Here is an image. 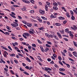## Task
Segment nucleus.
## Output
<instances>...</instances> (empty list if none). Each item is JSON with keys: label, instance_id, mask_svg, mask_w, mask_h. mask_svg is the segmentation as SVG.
<instances>
[{"label": "nucleus", "instance_id": "864d4df0", "mask_svg": "<svg viewBox=\"0 0 77 77\" xmlns=\"http://www.w3.org/2000/svg\"><path fill=\"white\" fill-rule=\"evenodd\" d=\"M73 12H75V13H76V14H77V11H76V10H75V9L73 10Z\"/></svg>", "mask_w": 77, "mask_h": 77}, {"label": "nucleus", "instance_id": "7ed1b4c3", "mask_svg": "<svg viewBox=\"0 0 77 77\" xmlns=\"http://www.w3.org/2000/svg\"><path fill=\"white\" fill-rule=\"evenodd\" d=\"M39 12L41 14H44L45 13L44 11L42 10H40L39 11Z\"/></svg>", "mask_w": 77, "mask_h": 77}, {"label": "nucleus", "instance_id": "052dcab7", "mask_svg": "<svg viewBox=\"0 0 77 77\" xmlns=\"http://www.w3.org/2000/svg\"><path fill=\"white\" fill-rule=\"evenodd\" d=\"M45 71H48V68L45 67Z\"/></svg>", "mask_w": 77, "mask_h": 77}, {"label": "nucleus", "instance_id": "bf43d9fd", "mask_svg": "<svg viewBox=\"0 0 77 77\" xmlns=\"http://www.w3.org/2000/svg\"><path fill=\"white\" fill-rule=\"evenodd\" d=\"M14 48H15V49H16V50H17V51L19 49L18 48H17V47H14Z\"/></svg>", "mask_w": 77, "mask_h": 77}, {"label": "nucleus", "instance_id": "39448f33", "mask_svg": "<svg viewBox=\"0 0 77 77\" xmlns=\"http://www.w3.org/2000/svg\"><path fill=\"white\" fill-rule=\"evenodd\" d=\"M4 74L5 75H6V76H9V73L7 72L4 71Z\"/></svg>", "mask_w": 77, "mask_h": 77}, {"label": "nucleus", "instance_id": "0eeeda50", "mask_svg": "<svg viewBox=\"0 0 77 77\" xmlns=\"http://www.w3.org/2000/svg\"><path fill=\"white\" fill-rule=\"evenodd\" d=\"M73 54L76 57H77V53L76 52H73Z\"/></svg>", "mask_w": 77, "mask_h": 77}, {"label": "nucleus", "instance_id": "423d86ee", "mask_svg": "<svg viewBox=\"0 0 77 77\" xmlns=\"http://www.w3.org/2000/svg\"><path fill=\"white\" fill-rule=\"evenodd\" d=\"M5 63L6 62H5V61H4L2 59H1V60H0V63Z\"/></svg>", "mask_w": 77, "mask_h": 77}, {"label": "nucleus", "instance_id": "6e6d98bb", "mask_svg": "<svg viewBox=\"0 0 77 77\" xmlns=\"http://www.w3.org/2000/svg\"><path fill=\"white\" fill-rule=\"evenodd\" d=\"M39 29L40 30H42L44 29V28L43 27H41L39 28Z\"/></svg>", "mask_w": 77, "mask_h": 77}, {"label": "nucleus", "instance_id": "4468645a", "mask_svg": "<svg viewBox=\"0 0 77 77\" xmlns=\"http://www.w3.org/2000/svg\"><path fill=\"white\" fill-rule=\"evenodd\" d=\"M10 16L12 17H13V18H16V17L12 14H10Z\"/></svg>", "mask_w": 77, "mask_h": 77}, {"label": "nucleus", "instance_id": "c85d7f7f", "mask_svg": "<svg viewBox=\"0 0 77 77\" xmlns=\"http://www.w3.org/2000/svg\"><path fill=\"white\" fill-rule=\"evenodd\" d=\"M54 37L55 39H57V40H59V39H58V38H57V37L56 36H54Z\"/></svg>", "mask_w": 77, "mask_h": 77}, {"label": "nucleus", "instance_id": "6e6552de", "mask_svg": "<svg viewBox=\"0 0 77 77\" xmlns=\"http://www.w3.org/2000/svg\"><path fill=\"white\" fill-rule=\"evenodd\" d=\"M13 23L14 24V26H18V24L17 23V22H13Z\"/></svg>", "mask_w": 77, "mask_h": 77}, {"label": "nucleus", "instance_id": "a19ab883", "mask_svg": "<svg viewBox=\"0 0 77 77\" xmlns=\"http://www.w3.org/2000/svg\"><path fill=\"white\" fill-rule=\"evenodd\" d=\"M37 41L39 43V44H42V42H41L40 40L39 39H37Z\"/></svg>", "mask_w": 77, "mask_h": 77}, {"label": "nucleus", "instance_id": "79ce46f5", "mask_svg": "<svg viewBox=\"0 0 77 77\" xmlns=\"http://www.w3.org/2000/svg\"><path fill=\"white\" fill-rule=\"evenodd\" d=\"M68 54H69V56H70V57H72V55L70 53H69Z\"/></svg>", "mask_w": 77, "mask_h": 77}, {"label": "nucleus", "instance_id": "4d7b16f0", "mask_svg": "<svg viewBox=\"0 0 77 77\" xmlns=\"http://www.w3.org/2000/svg\"><path fill=\"white\" fill-rule=\"evenodd\" d=\"M58 58L60 60H62V58L60 57L59 56Z\"/></svg>", "mask_w": 77, "mask_h": 77}, {"label": "nucleus", "instance_id": "aec40b11", "mask_svg": "<svg viewBox=\"0 0 77 77\" xmlns=\"http://www.w3.org/2000/svg\"><path fill=\"white\" fill-rule=\"evenodd\" d=\"M27 26L29 27H31V26H32V23H28L27 24Z\"/></svg>", "mask_w": 77, "mask_h": 77}, {"label": "nucleus", "instance_id": "7c9ffc66", "mask_svg": "<svg viewBox=\"0 0 77 77\" xmlns=\"http://www.w3.org/2000/svg\"><path fill=\"white\" fill-rule=\"evenodd\" d=\"M34 11L33 10H32L30 11V13L31 14H32L33 13H34Z\"/></svg>", "mask_w": 77, "mask_h": 77}, {"label": "nucleus", "instance_id": "de8ad7c7", "mask_svg": "<svg viewBox=\"0 0 77 77\" xmlns=\"http://www.w3.org/2000/svg\"><path fill=\"white\" fill-rule=\"evenodd\" d=\"M32 47H36V45L34 44H32Z\"/></svg>", "mask_w": 77, "mask_h": 77}, {"label": "nucleus", "instance_id": "e433bc0d", "mask_svg": "<svg viewBox=\"0 0 77 77\" xmlns=\"http://www.w3.org/2000/svg\"><path fill=\"white\" fill-rule=\"evenodd\" d=\"M18 54H19V56L21 57H23V55H22V54H21L18 53Z\"/></svg>", "mask_w": 77, "mask_h": 77}, {"label": "nucleus", "instance_id": "f03ea898", "mask_svg": "<svg viewBox=\"0 0 77 77\" xmlns=\"http://www.w3.org/2000/svg\"><path fill=\"white\" fill-rule=\"evenodd\" d=\"M6 54H7V55H8V53L6 52V51H4V57H6L7 56H6Z\"/></svg>", "mask_w": 77, "mask_h": 77}, {"label": "nucleus", "instance_id": "cd10ccee", "mask_svg": "<svg viewBox=\"0 0 77 77\" xmlns=\"http://www.w3.org/2000/svg\"><path fill=\"white\" fill-rule=\"evenodd\" d=\"M41 18L43 20H47V18L43 16H42Z\"/></svg>", "mask_w": 77, "mask_h": 77}, {"label": "nucleus", "instance_id": "bb28decb", "mask_svg": "<svg viewBox=\"0 0 77 77\" xmlns=\"http://www.w3.org/2000/svg\"><path fill=\"white\" fill-rule=\"evenodd\" d=\"M73 44L75 46V47H77V43H76L75 42H74V41H73Z\"/></svg>", "mask_w": 77, "mask_h": 77}, {"label": "nucleus", "instance_id": "f8f14e48", "mask_svg": "<svg viewBox=\"0 0 77 77\" xmlns=\"http://www.w3.org/2000/svg\"><path fill=\"white\" fill-rule=\"evenodd\" d=\"M26 60L28 62H31V61L30 60V59L28 58V57H26Z\"/></svg>", "mask_w": 77, "mask_h": 77}, {"label": "nucleus", "instance_id": "5fc2aeb1", "mask_svg": "<svg viewBox=\"0 0 77 77\" xmlns=\"http://www.w3.org/2000/svg\"><path fill=\"white\" fill-rule=\"evenodd\" d=\"M7 28L8 30H11V28H10V27L9 26H7Z\"/></svg>", "mask_w": 77, "mask_h": 77}, {"label": "nucleus", "instance_id": "8fccbe9b", "mask_svg": "<svg viewBox=\"0 0 77 77\" xmlns=\"http://www.w3.org/2000/svg\"><path fill=\"white\" fill-rule=\"evenodd\" d=\"M19 69L21 71H24V70H23V69L21 67H20Z\"/></svg>", "mask_w": 77, "mask_h": 77}, {"label": "nucleus", "instance_id": "c9c22d12", "mask_svg": "<svg viewBox=\"0 0 77 77\" xmlns=\"http://www.w3.org/2000/svg\"><path fill=\"white\" fill-rule=\"evenodd\" d=\"M5 34L6 35H9V33L8 32H4V34Z\"/></svg>", "mask_w": 77, "mask_h": 77}, {"label": "nucleus", "instance_id": "a18cd8bd", "mask_svg": "<svg viewBox=\"0 0 77 77\" xmlns=\"http://www.w3.org/2000/svg\"><path fill=\"white\" fill-rule=\"evenodd\" d=\"M47 44H50V45H52V43H51L50 42H47Z\"/></svg>", "mask_w": 77, "mask_h": 77}, {"label": "nucleus", "instance_id": "a211bd4d", "mask_svg": "<svg viewBox=\"0 0 77 77\" xmlns=\"http://www.w3.org/2000/svg\"><path fill=\"white\" fill-rule=\"evenodd\" d=\"M66 15L67 17H68V18H70V15H69V13H66Z\"/></svg>", "mask_w": 77, "mask_h": 77}, {"label": "nucleus", "instance_id": "338daca9", "mask_svg": "<svg viewBox=\"0 0 77 77\" xmlns=\"http://www.w3.org/2000/svg\"><path fill=\"white\" fill-rule=\"evenodd\" d=\"M29 57L30 58H31V59H32V60H34V58H33V57L32 56H30Z\"/></svg>", "mask_w": 77, "mask_h": 77}, {"label": "nucleus", "instance_id": "49530a36", "mask_svg": "<svg viewBox=\"0 0 77 77\" xmlns=\"http://www.w3.org/2000/svg\"><path fill=\"white\" fill-rule=\"evenodd\" d=\"M18 18H19V19L20 20H21L22 19V17L20 16H18Z\"/></svg>", "mask_w": 77, "mask_h": 77}, {"label": "nucleus", "instance_id": "4be33fe9", "mask_svg": "<svg viewBox=\"0 0 77 77\" xmlns=\"http://www.w3.org/2000/svg\"><path fill=\"white\" fill-rule=\"evenodd\" d=\"M21 10H22V11H26V8L25 7H23V8H22L21 9Z\"/></svg>", "mask_w": 77, "mask_h": 77}, {"label": "nucleus", "instance_id": "2f4dec72", "mask_svg": "<svg viewBox=\"0 0 77 77\" xmlns=\"http://www.w3.org/2000/svg\"><path fill=\"white\" fill-rule=\"evenodd\" d=\"M23 73L24 74H26V75H29V73L26 72H23Z\"/></svg>", "mask_w": 77, "mask_h": 77}, {"label": "nucleus", "instance_id": "58836bf2", "mask_svg": "<svg viewBox=\"0 0 77 77\" xmlns=\"http://www.w3.org/2000/svg\"><path fill=\"white\" fill-rule=\"evenodd\" d=\"M46 46L47 47H51V46L49 45H48V44H46Z\"/></svg>", "mask_w": 77, "mask_h": 77}, {"label": "nucleus", "instance_id": "f704fd0d", "mask_svg": "<svg viewBox=\"0 0 77 77\" xmlns=\"http://www.w3.org/2000/svg\"><path fill=\"white\" fill-rule=\"evenodd\" d=\"M31 21H32L33 23H36V21L32 19H31Z\"/></svg>", "mask_w": 77, "mask_h": 77}, {"label": "nucleus", "instance_id": "a878e982", "mask_svg": "<svg viewBox=\"0 0 77 77\" xmlns=\"http://www.w3.org/2000/svg\"><path fill=\"white\" fill-rule=\"evenodd\" d=\"M10 72H11V74H14V72L13 70H10Z\"/></svg>", "mask_w": 77, "mask_h": 77}, {"label": "nucleus", "instance_id": "f257e3e1", "mask_svg": "<svg viewBox=\"0 0 77 77\" xmlns=\"http://www.w3.org/2000/svg\"><path fill=\"white\" fill-rule=\"evenodd\" d=\"M22 2H23L24 3H25L27 4L30 3L29 1L26 0H22Z\"/></svg>", "mask_w": 77, "mask_h": 77}, {"label": "nucleus", "instance_id": "09e8293b", "mask_svg": "<svg viewBox=\"0 0 77 77\" xmlns=\"http://www.w3.org/2000/svg\"><path fill=\"white\" fill-rule=\"evenodd\" d=\"M28 48L29 50V51H30V50H31V46H29L28 47Z\"/></svg>", "mask_w": 77, "mask_h": 77}, {"label": "nucleus", "instance_id": "37998d69", "mask_svg": "<svg viewBox=\"0 0 77 77\" xmlns=\"http://www.w3.org/2000/svg\"><path fill=\"white\" fill-rule=\"evenodd\" d=\"M69 50L70 51H74V50H73V48H69Z\"/></svg>", "mask_w": 77, "mask_h": 77}, {"label": "nucleus", "instance_id": "69168bd1", "mask_svg": "<svg viewBox=\"0 0 77 77\" xmlns=\"http://www.w3.org/2000/svg\"><path fill=\"white\" fill-rule=\"evenodd\" d=\"M69 60H71V61H74V60H72V59L71 58H70V57L69 58Z\"/></svg>", "mask_w": 77, "mask_h": 77}, {"label": "nucleus", "instance_id": "3c124183", "mask_svg": "<svg viewBox=\"0 0 77 77\" xmlns=\"http://www.w3.org/2000/svg\"><path fill=\"white\" fill-rule=\"evenodd\" d=\"M14 62H15L17 64V63H18V61H17V60H14Z\"/></svg>", "mask_w": 77, "mask_h": 77}, {"label": "nucleus", "instance_id": "473e14b6", "mask_svg": "<svg viewBox=\"0 0 77 77\" xmlns=\"http://www.w3.org/2000/svg\"><path fill=\"white\" fill-rule=\"evenodd\" d=\"M65 64L66 65H67V67L68 68H70V65H69V64H68L66 63H65Z\"/></svg>", "mask_w": 77, "mask_h": 77}, {"label": "nucleus", "instance_id": "393cba45", "mask_svg": "<svg viewBox=\"0 0 77 77\" xmlns=\"http://www.w3.org/2000/svg\"><path fill=\"white\" fill-rule=\"evenodd\" d=\"M30 2L32 3V4H34L35 2L33 0H29Z\"/></svg>", "mask_w": 77, "mask_h": 77}, {"label": "nucleus", "instance_id": "e2e57ef3", "mask_svg": "<svg viewBox=\"0 0 77 77\" xmlns=\"http://www.w3.org/2000/svg\"><path fill=\"white\" fill-rule=\"evenodd\" d=\"M13 6L14 7H15L16 8H17V7H19V6H17L15 5H13Z\"/></svg>", "mask_w": 77, "mask_h": 77}, {"label": "nucleus", "instance_id": "2eb2a0df", "mask_svg": "<svg viewBox=\"0 0 77 77\" xmlns=\"http://www.w3.org/2000/svg\"><path fill=\"white\" fill-rule=\"evenodd\" d=\"M24 35H25L26 36H30V35H29L28 33H24Z\"/></svg>", "mask_w": 77, "mask_h": 77}, {"label": "nucleus", "instance_id": "1a4fd4ad", "mask_svg": "<svg viewBox=\"0 0 77 77\" xmlns=\"http://www.w3.org/2000/svg\"><path fill=\"white\" fill-rule=\"evenodd\" d=\"M53 9L54 11H57L58 9V8L56 7H53Z\"/></svg>", "mask_w": 77, "mask_h": 77}, {"label": "nucleus", "instance_id": "72a5a7b5", "mask_svg": "<svg viewBox=\"0 0 77 77\" xmlns=\"http://www.w3.org/2000/svg\"><path fill=\"white\" fill-rule=\"evenodd\" d=\"M8 48L10 50H11V51H12V49L11 48V46H8Z\"/></svg>", "mask_w": 77, "mask_h": 77}, {"label": "nucleus", "instance_id": "dca6fc26", "mask_svg": "<svg viewBox=\"0 0 77 77\" xmlns=\"http://www.w3.org/2000/svg\"><path fill=\"white\" fill-rule=\"evenodd\" d=\"M73 27H74L73 28V30H75V31H76V30H77V27L75 26H74Z\"/></svg>", "mask_w": 77, "mask_h": 77}, {"label": "nucleus", "instance_id": "412c9836", "mask_svg": "<svg viewBox=\"0 0 77 77\" xmlns=\"http://www.w3.org/2000/svg\"><path fill=\"white\" fill-rule=\"evenodd\" d=\"M53 5L55 6H57V4L56 2H54L53 3Z\"/></svg>", "mask_w": 77, "mask_h": 77}, {"label": "nucleus", "instance_id": "f3484780", "mask_svg": "<svg viewBox=\"0 0 77 77\" xmlns=\"http://www.w3.org/2000/svg\"><path fill=\"white\" fill-rule=\"evenodd\" d=\"M59 71H65V69L63 68L60 69H59Z\"/></svg>", "mask_w": 77, "mask_h": 77}, {"label": "nucleus", "instance_id": "680f3d73", "mask_svg": "<svg viewBox=\"0 0 77 77\" xmlns=\"http://www.w3.org/2000/svg\"><path fill=\"white\" fill-rule=\"evenodd\" d=\"M15 54H13L10 55L11 56H15Z\"/></svg>", "mask_w": 77, "mask_h": 77}, {"label": "nucleus", "instance_id": "9d476101", "mask_svg": "<svg viewBox=\"0 0 77 77\" xmlns=\"http://www.w3.org/2000/svg\"><path fill=\"white\" fill-rule=\"evenodd\" d=\"M22 44H23V45H26V46L29 45V44H27V43H26V42H23Z\"/></svg>", "mask_w": 77, "mask_h": 77}, {"label": "nucleus", "instance_id": "ddd939ff", "mask_svg": "<svg viewBox=\"0 0 77 77\" xmlns=\"http://www.w3.org/2000/svg\"><path fill=\"white\" fill-rule=\"evenodd\" d=\"M29 33L31 34V35H33V34H34V31H29Z\"/></svg>", "mask_w": 77, "mask_h": 77}, {"label": "nucleus", "instance_id": "0e129e2a", "mask_svg": "<svg viewBox=\"0 0 77 77\" xmlns=\"http://www.w3.org/2000/svg\"><path fill=\"white\" fill-rule=\"evenodd\" d=\"M63 39H64L66 41H68V39L66 38H64Z\"/></svg>", "mask_w": 77, "mask_h": 77}, {"label": "nucleus", "instance_id": "ea45409f", "mask_svg": "<svg viewBox=\"0 0 77 77\" xmlns=\"http://www.w3.org/2000/svg\"><path fill=\"white\" fill-rule=\"evenodd\" d=\"M11 9L14 11H15V8H14V7H13V6H12L11 7Z\"/></svg>", "mask_w": 77, "mask_h": 77}, {"label": "nucleus", "instance_id": "9b49d317", "mask_svg": "<svg viewBox=\"0 0 77 77\" xmlns=\"http://www.w3.org/2000/svg\"><path fill=\"white\" fill-rule=\"evenodd\" d=\"M58 18L59 20H65V18L62 17H59Z\"/></svg>", "mask_w": 77, "mask_h": 77}, {"label": "nucleus", "instance_id": "5701e85b", "mask_svg": "<svg viewBox=\"0 0 77 77\" xmlns=\"http://www.w3.org/2000/svg\"><path fill=\"white\" fill-rule=\"evenodd\" d=\"M59 73H60V74H62V75H66L63 72H59Z\"/></svg>", "mask_w": 77, "mask_h": 77}, {"label": "nucleus", "instance_id": "20e7f679", "mask_svg": "<svg viewBox=\"0 0 77 77\" xmlns=\"http://www.w3.org/2000/svg\"><path fill=\"white\" fill-rule=\"evenodd\" d=\"M57 33L58 36V37H59L60 38H62V36L61 35H60V34L58 32H57Z\"/></svg>", "mask_w": 77, "mask_h": 77}, {"label": "nucleus", "instance_id": "c03bdc74", "mask_svg": "<svg viewBox=\"0 0 77 77\" xmlns=\"http://www.w3.org/2000/svg\"><path fill=\"white\" fill-rule=\"evenodd\" d=\"M45 35L47 37H50V35H49V34H48L46 33Z\"/></svg>", "mask_w": 77, "mask_h": 77}, {"label": "nucleus", "instance_id": "774afa93", "mask_svg": "<svg viewBox=\"0 0 77 77\" xmlns=\"http://www.w3.org/2000/svg\"><path fill=\"white\" fill-rule=\"evenodd\" d=\"M25 68L26 69H29V66H26L25 67Z\"/></svg>", "mask_w": 77, "mask_h": 77}, {"label": "nucleus", "instance_id": "b1692460", "mask_svg": "<svg viewBox=\"0 0 77 77\" xmlns=\"http://www.w3.org/2000/svg\"><path fill=\"white\" fill-rule=\"evenodd\" d=\"M71 19H72V20H75V18L74 17V16L73 15L72 16Z\"/></svg>", "mask_w": 77, "mask_h": 77}, {"label": "nucleus", "instance_id": "6ab92c4d", "mask_svg": "<svg viewBox=\"0 0 77 77\" xmlns=\"http://www.w3.org/2000/svg\"><path fill=\"white\" fill-rule=\"evenodd\" d=\"M59 32H61L62 34H64V30H62V31L60 30Z\"/></svg>", "mask_w": 77, "mask_h": 77}, {"label": "nucleus", "instance_id": "c756f323", "mask_svg": "<svg viewBox=\"0 0 77 77\" xmlns=\"http://www.w3.org/2000/svg\"><path fill=\"white\" fill-rule=\"evenodd\" d=\"M56 26H61V24H60V23H56L55 24Z\"/></svg>", "mask_w": 77, "mask_h": 77}, {"label": "nucleus", "instance_id": "603ef678", "mask_svg": "<svg viewBox=\"0 0 77 77\" xmlns=\"http://www.w3.org/2000/svg\"><path fill=\"white\" fill-rule=\"evenodd\" d=\"M69 35L70 36H72V38H73V35L72 34V33L71 34H69Z\"/></svg>", "mask_w": 77, "mask_h": 77}, {"label": "nucleus", "instance_id": "13d9d810", "mask_svg": "<svg viewBox=\"0 0 77 77\" xmlns=\"http://www.w3.org/2000/svg\"><path fill=\"white\" fill-rule=\"evenodd\" d=\"M52 50H53V52L54 53H55V51H56L55 50V48H52Z\"/></svg>", "mask_w": 77, "mask_h": 77}, {"label": "nucleus", "instance_id": "4c0bfd02", "mask_svg": "<svg viewBox=\"0 0 77 77\" xmlns=\"http://www.w3.org/2000/svg\"><path fill=\"white\" fill-rule=\"evenodd\" d=\"M51 18H56V17H54V15L52 14L51 15Z\"/></svg>", "mask_w": 77, "mask_h": 77}]
</instances>
